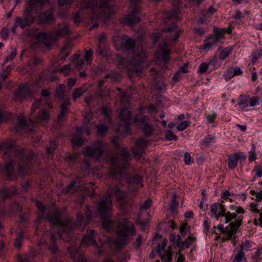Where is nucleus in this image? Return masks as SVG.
<instances>
[{
	"label": "nucleus",
	"instance_id": "nucleus-1",
	"mask_svg": "<svg viewBox=\"0 0 262 262\" xmlns=\"http://www.w3.org/2000/svg\"><path fill=\"white\" fill-rule=\"evenodd\" d=\"M35 204L40 211V213L37 216V220L35 222L36 231H41L39 225L41 223L42 220L47 218L50 224L55 227L58 230L57 232V236L66 242H70L72 239L74 229H78L80 227L84 228L91 220L92 212L90 211L88 205L85 206L86 211L84 216L81 213L77 214L76 223L73 225L71 219L70 218L61 220L60 219V211L55 207L48 211L47 215H46L45 213V207L42 203L37 200Z\"/></svg>",
	"mask_w": 262,
	"mask_h": 262
},
{
	"label": "nucleus",
	"instance_id": "nucleus-2",
	"mask_svg": "<svg viewBox=\"0 0 262 262\" xmlns=\"http://www.w3.org/2000/svg\"><path fill=\"white\" fill-rule=\"evenodd\" d=\"M113 41L116 45L125 50L134 49L133 56L131 58L120 57L118 58V68L125 71L132 79L135 76H140L142 73L143 68L141 65L147 57L146 51L143 49L142 45L140 42H135L128 35H123L120 37L114 36Z\"/></svg>",
	"mask_w": 262,
	"mask_h": 262
},
{
	"label": "nucleus",
	"instance_id": "nucleus-3",
	"mask_svg": "<svg viewBox=\"0 0 262 262\" xmlns=\"http://www.w3.org/2000/svg\"><path fill=\"white\" fill-rule=\"evenodd\" d=\"M0 149L4 150V158L8 160L5 163L2 170V174L7 180L13 181L17 178V174L14 169L15 161L13 158L20 160L18 172L21 176H25L30 171L34 153L31 152L26 157L24 149L20 146H15L11 141L6 142L1 144Z\"/></svg>",
	"mask_w": 262,
	"mask_h": 262
},
{
	"label": "nucleus",
	"instance_id": "nucleus-4",
	"mask_svg": "<svg viewBox=\"0 0 262 262\" xmlns=\"http://www.w3.org/2000/svg\"><path fill=\"white\" fill-rule=\"evenodd\" d=\"M179 13V10L178 9H174L167 12L166 14L167 18L164 20L165 27L159 29L163 32H171L170 36H173L172 38H167L164 42L160 45L159 49L155 54L157 58L156 62L161 64V68L163 69H169L168 63L170 60V55L171 53L169 45L171 43V41H174L180 37L179 32L177 30V25L172 22V26L171 27L169 26V24L171 21V19L172 18L177 19Z\"/></svg>",
	"mask_w": 262,
	"mask_h": 262
},
{
	"label": "nucleus",
	"instance_id": "nucleus-5",
	"mask_svg": "<svg viewBox=\"0 0 262 262\" xmlns=\"http://www.w3.org/2000/svg\"><path fill=\"white\" fill-rule=\"evenodd\" d=\"M114 5V0H81L80 9H89L91 20L96 21L91 30L98 27V20L106 21L113 12Z\"/></svg>",
	"mask_w": 262,
	"mask_h": 262
},
{
	"label": "nucleus",
	"instance_id": "nucleus-6",
	"mask_svg": "<svg viewBox=\"0 0 262 262\" xmlns=\"http://www.w3.org/2000/svg\"><path fill=\"white\" fill-rule=\"evenodd\" d=\"M42 104V101L40 100H35L34 103L31 106L30 117L29 119V122H27L23 114H20L18 117V123L15 126L16 131H20L21 129H26L29 128L30 132L33 130V127L35 124H43L49 119L50 115L49 113L42 110H40L39 107Z\"/></svg>",
	"mask_w": 262,
	"mask_h": 262
},
{
	"label": "nucleus",
	"instance_id": "nucleus-7",
	"mask_svg": "<svg viewBox=\"0 0 262 262\" xmlns=\"http://www.w3.org/2000/svg\"><path fill=\"white\" fill-rule=\"evenodd\" d=\"M130 158V154L126 149L119 150L117 154L108 160L112 165L111 174L121 181L124 179L126 176L123 174V170L129 167V160Z\"/></svg>",
	"mask_w": 262,
	"mask_h": 262
},
{
	"label": "nucleus",
	"instance_id": "nucleus-8",
	"mask_svg": "<svg viewBox=\"0 0 262 262\" xmlns=\"http://www.w3.org/2000/svg\"><path fill=\"white\" fill-rule=\"evenodd\" d=\"M117 90L119 92L117 95V97L120 100L121 105L119 125L120 128L122 127L124 131L127 133L130 130L129 126L132 121V113L128 108L129 106V98L126 93L122 91L120 89L117 88Z\"/></svg>",
	"mask_w": 262,
	"mask_h": 262
},
{
	"label": "nucleus",
	"instance_id": "nucleus-9",
	"mask_svg": "<svg viewBox=\"0 0 262 262\" xmlns=\"http://www.w3.org/2000/svg\"><path fill=\"white\" fill-rule=\"evenodd\" d=\"M136 233L133 223L129 222L127 219H122L119 222L116 229L115 245L118 247L126 245L129 241V236L135 235Z\"/></svg>",
	"mask_w": 262,
	"mask_h": 262
},
{
	"label": "nucleus",
	"instance_id": "nucleus-10",
	"mask_svg": "<svg viewBox=\"0 0 262 262\" xmlns=\"http://www.w3.org/2000/svg\"><path fill=\"white\" fill-rule=\"evenodd\" d=\"M97 208L98 212L102 219L103 228L110 231L113 226V221L111 219L113 208L111 195L107 193L104 196L99 202Z\"/></svg>",
	"mask_w": 262,
	"mask_h": 262
},
{
	"label": "nucleus",
	"instance_id": "nucleus-11",
	"mask_svg": "<svg viewBox=\"0 0 262 262\" xmlns=\"http://www.w3.org/2000/svg\"><path fill=\"white\" fill-rule=\"evenodd\" d=\"M70 33L69 25L67 23L58 25L54 28L49 33L41 32L36 35V38L42 41L47 46L59 38L68 35Z\"/></svg>",
	"mask_w": 262,
	"mask_h": 262
},
{
	"label": "nucleus",
	"instance_id": "nucleus-12",
	"mask_svg": "<svg viewBox=\"0 0 262 262\" xmlns=\"http://www.w3.org/2000/svg\"><path fill=\"white\" fill-rule=\"evenodd\" d=\"M48 2V0H28L26 4L23 17H16L15 19V26L21 29L29 26L34 20V17L31 13L34 10L35 6L36 5L42 7Z\"/></svg>",
	"mask_w": 262,
	"mask_h": 262
},
{
	"label": "nucleus",
	"instance_id": "nucleus-13",
	"mask_svg": "<svg viewBox=\"0 0 262 262\" xmlns=\"http://www.w3.org/2000/svg\"><path fill=\"white\" fill-rule=\"evenodd\" d=\"M135 1V4L132 5V10L131 12L128 14L126 16L122 18L121 19V23L123 25H129L132 26V25L135 24L139 23L140 21V17L139 14L141 10L138 3H139V0H134Z\"/></svg>",
	"mask_w": 262,
	"mask_h": 262
},
{
	"label": "nucleus",
	"instance_id": "nucleus-14",
	"mask_svg": "<svg viewBox=\"0 0 262 262\" xmlns=\"http://www.w3.org/2000/svg\"><path fill=\"white\" fill-rule=\"evenodd\" d=\"M149 118L142 114H138L134 118V122L143 132L145 136H150L154 132V128L151 124L149 123Z\"/></svg>",
	"mask_w": 262,
	"mask_h": 262
},
{
	"label": "nucleus",
	"instance_id": "nucleus-15",
	"mask_svg": "<svg viewBox=\"0 0 262 262\" xmlns=\"http://www.w3.org/2000/svg\"><path fill=\"white\" fill-rule=\"evenodd\" d=\"M104 149V143L102 141H98L95 142L92 145L86 146L84 154L87 157L98 159L102 155Z\"/></svg>",
	"mask_w": 262,
	"mask_h": 262
},
{
	"label": "nucleus",
	"instance_id": "nucleus-16",
	"mask_svg": "<svg viewBox=\"0 0 262 262\" xmlns=\"http://www.w3.org/2000/svg\"><path fill=\"white\" fill-rule=\"evenodd\" d=\"M33 85L25 83L20 86L14 93V99L16 101H21L26 98L32 97L33 93Z\"/></svg>",
	"mask_w": 262,
	"mask_h": 262
},
{
	"label": "nucleus",
	"instance_id": "nucleus-17",
	"mask_svg": "<svg viewBox=\"0 0 262 262\" xmlns=\"http://www.w3.org/2000/svg\"><path fill=\"white\" fill-rule=\"evenodd\" d=\"M225 201H221L220 203H214L211 205L210 211L211 217H214L219 220L221 217L226 215V206L225 205Z\"/></svg>",
	"mask_w": 262,
	"mask_h": 262
},
{
	"label": "nucleus",
	"instance_id": "nucleus-18",
	"mask_svg": "<svg viewBox=\"0 0 262 262\" xmlns=\"http://www.w3.org/2000/svg\"><path fill=\"white\" fill-rule=\"evenodd\" d=\"M126 183L129 191H135L139 187H143L142 177L138 174L129 177L126 179Z\"/></svg>",
	"mask_w": 262,
	"mask_h": 262
},
{
	"label": "nucleus",
	"instance_id": "nucleus-19",
	"mask_svg": "<svg viewBox=\"0 0 262 262\" xmlns=\"http://www.w3.org/2000/svg\"><path fill=\"white\" fill-rule=\"evenodd\" d=\"M97 235V233L94 230H87L86 234L83 237L81 242V247L90 245L97 246L98 244L96 242Z\"/></svg>",
	"mask_w": 262,
	"mask_h": 262
},
{
	"label": "nucleus",
	"instance_id": "nucleus-20",
	"mask_svg": "<svg viewBox=\"0 0 262 262\" xmlns=\"http://www.w3.org/2000/svg\"><path fill=\"white\" fill-rule=\"evenodd\" d=\"M147 144L148 141L143 138H140L137 140L135 146L132 149L133 152L136 159H140L141 158Z\"/></svg>",
	"mask_w": 262,
	"mask_h": 262
},
{
	"label": "nucleus",
	"instance_id": "nucleus-21",
	"mask_svg": "<svg viewBox=\"0 0 262 262\" xmlns=\"http://www.w3.org/2000/svg\"><path fill=\"white\" fill-rule=\"evenodd\" d=\"M246 158V155L243 152H235L228 156V167L230 169H234L237 165V161L242 162Z\"/></svg>",
	"mask_w": 262,
	"mask_h": 262
},
{
	"label": "nucleus",
	"instance_id": "nucleus-22",
	"mask_svg": "<svg viewBox=\"0 0 262 262\" xmlns=\"http://www.w3.org/2000/svg\"><path fill=\"white\" fill-rule=\"evenodd\" d=\"M69 252L75 262H86L85 256L74 245L69 247Z\"/></svg>",
	"mask_w": 262,
	"mask_h": 262
},
{
	"label": "nucleus",
	"instance_id": "nucleus-23",
	"mask_svg": "<svg viewBox=\"0 0 262 262\" xmlns=\"http://www.w3.org/2000/svg\"><path fill=\"white\" fill-rule=\"evenodd\" d=\"M171 246H169L167 250L161 252V245L158 244L157 248V253L162 259V262H171L172 253Z\"/></svg>",
	"mask_w": 262,
	"mask_h": 262
},
{
	"label": "nucleus",
	"instance_id": "nucleus-24",
	"mask_svg": "<svg viewBox=\"0 0 262 262\" xmlns=\"http://www.w3.org/2000/svg\"><path fill=\"white\" fill-rule=\"evenodd\" d=\"M81 179L77 178L71 182L63 190L64 193H74L81 186Z\"/></svg>",
	"mask_w": 262,
	"mask_h": 262
},
{
	"label": "nucleus",
	"instance_id": "nucleus-25",
	"mask_svg": "<svg viewBox=\"0 0 262 262\" xmlns=\"http://www.w3.org/2000/svg\"><path fill=\"white\" fill-rule=\"evenodd\" d=\"M16 193V190L14 187L10 188H5L0 191V198L6 200L10 198Z\"/></svg>",
	"mask_w": 262,
	"mask_h": 262
},
{
	"label": "nucleus",
	"instance_id": "nucleus-26",
	"mask_svg": "<svg viewBox=\"0 0 262 262\" xmlns=\"http://www.w3.org/2000/svg\"><path fill=\"white\" fill-rule=\"evenodd\" d=\"M111 193H114L117 200L120 201L123 207H126V204L123 201V199L126 195L125 192L122 191L117 187H114L112 189Z\"/></svg>",
	"mask_w": 262,
	"mask_h": 262
},
{
	"label": "nucleus",
	"instance_id": "nucleus-27",
	"mask_svg": "<svg viewBox=\"0 0 262 262\" xmlns=\"http://www.w3.org/2000/svg\"><path fill=\"white\" fill-rule=\"evenodd\" d=\"M242 220L243 217L239 216L236 221L230 223L229 226L228 227L229 231L232 232V234H235L238 228L242 225Z\"/></svg>",
	"mask_w": 262,
	"mask_h": 262
},
{
	"label": "nucleus",
	"instance_id": "nucleus-28",
	"mask_svg": "<svg viewBox=\"0 0 262 262\" xmlns=\"http://www.w3.org/2000/svg\"><path fill=\"white\" fill-rule=\"evenodd\" d=\"M217 42V40L211 35L205 39L204 43L201 46V48L203 50L209 49L215 46Z\"/></svg>",
	"mask_w": 262,
	"mask_h": 262
},
{
	"label": "nucleus",
	"instance_id": "nucleus-29",
	"mask_svg": "<svg viewBox=\"0 0 262 262\" xmlns=\"http://www.w3.org/2000/svg\"><path fill=\"white\" fill-rule=\"evenodd\" d=\"M249 95H240L237 99V105L240 109L243 110L249 105Z\"/></svg>",
	"mask_w": 262,
	"mask_h": 262
},
{
	"label": "nucleus",
	"instance_id": "nucleus-30",
	"mask_svg": "<svg viewBox=\"0 0 262 262\" xmlns=\"http://www.w3.org/2000/svg\"><path fill=\"white\" fill-rule=\"evenodd\" d=\"M196 237L192 235H189L183 242H181L179 251H181L184 248H188L195 241Z\"/></svg>",
	"mask_w": 262,
	"mask_h": 262
},
{
	"label": "nucleus",
	"instance_id": "nucleus-31",
	"mask_svg": "<svg viewBox=\"0 0 262 262\" xmlns=\"http://www.w3.org/2000/svg\"><path fill=\"white\" fill-rule=\"evenodd\" d=\"M70 105L69 100L64 101L61 105V111L58 116V121H60L67 113L68 106Z\"/></svg>",
	"mask_w": 262,
	"mask_h": 262
},
{
	"label": "nucleus",
	"instance_id": "nucleus-32",
	"mask_svg": "<svg viewBox=\"0 0 262 262\" xmlns=\"http://www.w3.org/2000/svg\"><path fill=\"white\" fill-rule=\"evenodd\" d=\"M169 241L172 243V246L174 248H179L181 243V237L179 235H176L171 233L169 235Z\"/></svg>",
	"mask_w": 262,
	"mask_h": 262
},
{
	"label": "nucleus",
	"instance_id": "nucleus-33",
	"mask_svg": "<svg viewBox=\"0 0 262 262\" xmlns=\"http://www.w3.org/2000/svg\"><path fill=\"white\" fill-rule=\"evenodd\" d=\"M233 262H247L244 251L239 249L235 255Z\"/></svg>",
	"mask_w": 262,
	"mask_h": 262
},
{
	"label": "nucleus",
	"instance_id": "nucleus-34",
	"mask_svg": "<svg viewBox=\"0 0 262 262\" xmlns=\"http://www.w3.org/2000/svg\"><path fill=\"white\" fill-rule=\"evenodd\" d=\"M42 21L45 23L52 21L54 19L53 11L49 10L46 12L41 18Z\"/></svg>",
	"mask_w": 262,
	"mask_h": 262
},
{
	"label": "nucleus",
	"instance_id": "nucleus-35",
	"mask_svg": "<svg viewBox=\"0 0 262 262\" xmlns=\"http://www.w3.org/2000/svg\"><path fill=\"white\" fill-rule=\"evenodd\" d=\"M84 143V140L77 135H74L72 140V145L74 147L81 146Z\"/></svg>",
	"mask_w": 262,
	"mask_h": 262
},
{
	"label": "nucleus",
	"instance_id": "nucleus-36",
	"mask_svg": "<svg viewBox=\"0 0 262 262\" xmlns=\"http://www.w3.org/2000/svg\"><path fill=\"white\" fill-rule=\"evenodd\" d=\"M232 51V48L231 47H227L223 50L219 56V59L223 60L228 57L231 53Z\"/></svg>",
	"mask_w": 262,
	"mask_h": 262
},
{
	"label": "nucleus",
	"instance_id": "nucleus-37",
	"mask_svg": "<svg viewBox=\"0 0 262 262\" xmlns=\"http://www.w3.org/2000/svg\"><path fill=\"white\" fill-rule=\"evenodd\" d=\"M252 244L253 243L251 241L245 239L240 245L239 249L242 250L243 251H250L252 248Z\"/></svg>",
	"mask_w": 262,
	"mask_h": 262
},
{
	"label": "nucleus",
	"instance_id": "nucleus-38",
	"mask_svg": "<svg viewBox=\"0 0 262 262\" xmlns=\"http://www.w3.org/2000/svg\"><path fill=\"white\" fill-rule=\"evenodd\" d=\"M86 91L85 89H83L82 88H76L74 90L72 96L73 99L74 101L76 100V99L81 96Z\"/></svg>",
	"mask_w": 262,
	"mask_h": 262
},
{
	"label": "nucleus",
	"instance_id": "nucleus-39",
	"mask_svg": "<svg viewBox=\"0 0 262 262\" xmlns=\"http://www.w3.org/2000/svg\"><path fill=\"white\" fill-rule=\"evenodd\" d=\"M102 113L104 116L105 121L107 125L111 124L112 119L111 118V112L106 107L102 108Z\"/></svg>",
	"mask_w": 262,
	"mask_h": 262
},
{
	"label": "nucleus",
	"instance_id": "nucleus-40",
	"mask_svg": "<svg viewBox=\"0 0 262 262\" xmlns=\"http://www.w3.org/2000/svg\"><path fill=\"white\" fill-rule=\"evenodd\" d=\"M11 114L5 111L0 110V124L5 122L7 120L11 119Z\"/></svg>",
	"mask_w": 262,
	"mask_h": 262
},
{
	"label": "nucleus",
	"instance_id": "nucleus-41",
	"mask_svg": "<svg viewBox=\"0 0 262 262\" xmlns=\"http://www.w3.org/2000/svg\"><path fill=\"white\" fill-rule=\"evenodd\" d=\"M66 85L64 84H60L58 88L56 89V93L58 97L60 99L63 98L65 95L66 92Z\"/></svg>",
	"mask_w": 262,
	"mask_h": 262
},
{
	"label": "nucleus",
	"instance_id": "nucleus-42",
	"mask_svg": "<svg viewBox=\"0 0 262 262\" xmlns=\"http://www.w3.org/2000/svg\"><path fill=\"white\" fill-rule=\"evenodd\" d=\"M249 105L250 106H255L260 104V99L258 96L250 97L249 95Z\"/></svg>",
	"mask_w": 262,
	"mask_h": 262
},
{
	"label": "nucleus",
	"instance_id": "nucleus-43",
	"mask_svg": "<svg viewBox=\"0 0 262 262\" xmlns=\"http://www.w3.org/2000/svg\"><path fill=\"white\" fill-rule=\"evenodd\" d=\"M215 141V138L214 136L209 135L207 136L203 140L202 144L206 146H209L211 144L214 143Z\"/></svg>",
	"mask_w": 262,
	"mask_h": 262
},
{
	"label": "nucleus",
	"instance_id": "nucleus-44",
	"mask_svg": "<svg viewBox=\"0 0 262 262\" xmlns=\"http://www.w3.org/2000/svg\"><path fill=\"white\" fill-rule=\"evenodd\" d=\"M214 34L211 36H213L217 41L219 42L221 39L224 38V33L218 29L217 28H214L213 29Z\"/></svg>",
	"mask_w": 262,
	"mask_h": 262
},
{
	"label": "nucleus",
	"instance_id": "nucleus-45",
	"mask_svg": "<svg viewBox=\"0 0 262 262\" xmlns=\"http://www.w3.org/2000/svg\"><path fill=\"white\" fill-rule=\"evenodd\" d=\"M150 75L152 77L154 81L161 78L162 74L155 68H151L149 71Z\"/></svg>",
	"mask_w": 262,
	"mask_h": 262
},
{
	"label": "nucleus",
	"instance_id": "nucleus-46",
	"mask_svg": "<svg viewBox=\"0 0 262 262\" xmlns=\"http://www.w3.org/2000/svg\"><path fill=\"white\" fill-rule=\"evenodd\" d=\"M262 56V48L257 49L253 54L252 62V63H255L257 60Z\"/></svg>",
	"mask_w": 262,
	"mask_h": 262
},
{
	"label": "nucleus",
	"instance_id": "nucleus-47",
	"mask_svg": "<svg viewBox=\"0 0 262 262\" xmlns=\"http://www.w3.org/2000/svg\"><path fill=\"white\" fill-rule=\"evenodd\" d=\"M11 51L10 54L5 58L4 64H6L8 61H12L17 55V51L15 48H11Z\"/></svg>",
	"mask_w": 262,
	"mask_h": 262
},
{
	"label": "nucleus",
	"instance_id": "nucleus-48",
	"mask_svg": "<svg viewBox=\"0 0 262 262\" xmlns=\"http://www.w3.org/2000/svg\"><path fill=\"white\" fill-rule=\"evenodd\" d=\"M237 214L236 212H231L230 211H228L226 212V215L225 216V223H228L230 221H231L234 219H237Z\"/></svg>",
	"mask_w": 262,
	"mask_h": 262
},
{
	"label": "nucleus",
	"instance_id": "nucleus-49",
	"mask_svg": "<svg viewBox=\"0 0 262 262\" xmlns=\"http://www.w3.org/2000/svg\"><path fill=\"white\" fill-rule=\"evenodd\" d=\"M190 122L188 121H183L179 123L177 126V129L180 132H182L190 125Z\"/></svg>",
	"mask_w": 262,
	"mask_h": 262
},
{
	"label": "nucleus",
	"instance_id": "nucleus-50",
	"mask_svg": "<svg viewBox=\"0 0 262 262\" xmlns=\"http://www.w3.org/2000/svg\"><path fill=\"white\" fill-rule=\"evenodd\" d=\"M154 88L158 91H163L166 88V84L162 81H155Z\"/></svg>",
	"mask_w": 262,
	"mask_h": 262
},
{
	"label": "nucleus",
	"instance_id": "nucleus-51",
	"mask_svg": "<svg viewBox=\"0 0 262 262\" xmlns=\"http://www.w3.org/2000/svg\"><path fill=\"white\" fill-rule=\"evenodd\" d=\"M165 138L168 141L177 140V136L171 130H168L165 134Z\"/></svg>",
	"mask_w": 262,
	"mask_h": 262
},
{
	"label": "nucleus",
	"instance_id": "nucleus-52",
	"mask_svg": "<svg viewBox=\"0 0 262 262\" xmlns=\"http://www.w3.org/2000/svg\"><path fill=\"white\" fill-rule=\"evenodd\" d=\"M97 128L98 134L101 135H105L108 130V126L107 125H100L97 126Z\"/></svg>",
	"mask_w": 262,
	"mask_h": 262
},
{
	"label": "nucleus",
	"instance_id": "nucleus-53",
	"mask_svg": "<svg viewBox=\"0 0 262 262\" xmlns=\"http://www.w3.org/2000/svg\"><path fill=\"white\" fill-rule=\"evenodd\" d=\"M209 66V63H202L199 67L198 73L200 74H203L205 73L208 70Z\"/></svg>",
	"mask_w": 262,
	"mask_h": 262
},
{
	"label": "nucleus",
	"instance_id": "nucleus-54",
	"mask_svg": "<svg viewBox=\"0 0 262 262\" xmlns=\"http://www.w3.org/2000/svg\"><path fill=\"white\" fill-rule=\"evenodd\" d=\"M229 209L231 211H232L233 212L234 211L238 214H243L245 212L244 209L242 207L240 206L230 205L229 206Z\"/></svg>",
	"mask_w": 262,
	"mask_h": 262
},
{
	"label": "nucleus",
	"instance_id": "nucleus-55",
	"mask_svg": "<svg viewBox=\"0 0 262 262\" xmlns=\"http://www.w3.org/2000/svg\"><path fill=\"white\" fill-rule=\"evenodd\" d=\"M57 147V144L55 141L50 142L49 145L47 147V151L48 154H52L54 152Z\"/></svg>",
	"mask_w": 262,
	"mask_h": 262
},
{
	"label": "nucleus",
	"instance_id": "nucleus-56",
	"mask_svg": "<svg viewBox=\"0 0 262 262\" xmlns=\"http://www.w3.org/2000/svg\"><path fill=\"white\" fill-rule=\"evenodd\" d=\"M71 46L70 43L66 44L62 49V53L64 54V58H66L69 55L71 51Z\"/></svg>",
	"mask_w": 262,
	"mask_h": 262
},
{
	"label": "nucleus",
	"instance_id": "nucleus-57",
	"mask_svg": "<svg viewBox=\"0 0 262 262\" xmlns=\"http://www.w3.org/2000/svg\"><path fill=\"white\" fill-rule=\"evenodd\" d=\"M262 253V251L261 249H258L256 250L254 254L252 256V259H253V262H259V257Z\"/></svg>",
	"mask_w": 262,
	"mask_h": 262
},
{
	"label": "nucleus",
	"instance_id": "nucleus-58",
	"mask_svg": "<svg viewBox=\"0 0 262 262\" xmlns=\"http://www.w3.org/2000/svg\"><path fill=\"white\" fill-rule=\"evenodd\" d=\"M217 116L216 113L212 112L211 114L206 115V119L209 123H212L214 122Z\"/></svg>",
	"mask_w": 262,
	"mask_h": 262
},
{
	"label": "nucleus",
	"instance_id": "nucleus-59",
	"mask_svg": "<svg viewBox=\"0 0 262 262\" xmlns=\"http://www.w3.org/2000/svg\"><path fill=\"white\" fill-rule=\"evenodd\" d=\"M93 54V51L92 49H89L85 51L84 55V59L88 62H91L92 60V56Z\"/></svg>",
	"mask_w": 262,
	"mask_h": 262
},
{
	"label": "nucleus",
	"instance_id": "nucleus-60",
	"mask_svg": "<svg viewBox=\"0 0 262 262\" xmlns=\"http://www.w3.org/2000/svg\"><path fill=\"white\" fill-rule=\"evenodd\" d=\"M225 234H226V235L222 238V242H225L228 240L231 239L235 235L232 234V232L229 231L228 230H227V232H226Z\"/></svg>",
	"mask_w": 262,
	"mask_h": 262
},
{
	"label": "nucleus",
	"instance_id": "nucleus-61",
	"mask_svg": "<svg viewBox=\"0 0 262 262\" xmlns=\"http://www.w3.org/2000/svg\"><path fill=\"white\" fill-rule=\"evenodd\" d=\"M152 204V200L150 199H148L146 200L144 203L140 206V209L143 210H146L148 209Z\"/></svg>",
	"mask_w": 262,
	"mask_h": 262
},
{
	"label": "nucleus",
	"instance_id": "nucleus-62",
	"mask_svg": "<svg viewBox=\"0 0 262 262\" xmlns=\"http://www.w3.org/2000/svg\"><path fill=\"white\" fill-rule=\"evenodd\" d=\"M184 161L185 164L190 165L193 163V161L189 152H186L184 155Z\"/></svg>",
	"mask_w": 262,
	"mask_h": 262
},
{
	"label": "nucleus",
	"instance_id": "nucleus-63",
	"mask_svg": "<svg viewBox=\"0 0 262 262\" xmlns=\"http://www.w3.org/2000/svg\"><path fill=\"white\" fill-rule=\"evenodd\" d=\"M61 71L63 73L64 75H68L71 71V64H68L63 66L61 69Z\"/></svg>",
	"mask_w": 262,
	"mask_h": 262
},
{
	"label": "nucleus",
	"instance_id": "nucleus-64",
	"mask_svg": "<svg viewBox=\"0 0 262 262\" xmlns=\"http://www.w3.org/2000/svg\"><path fill=\"white\" fill-rule=\"evenodd\" d=\"M203 226L204 227V230L207 234L210 231V222L207 218H205L204 223Z\"/></svg>",
	"mask_w": 262,
	"mask_h": 262
}]
</instances>
